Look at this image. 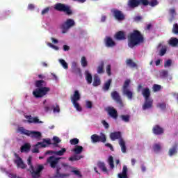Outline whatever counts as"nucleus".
<instances>
[{
    "label": "nucleus",
    "instance_id": "f257e3e1",
    "mask_svg": "<svg viewBox=\"0 0 178 178\" xmlns=\"http://www.w3.org/2000/svg\"><path fill=\"white\" fill-rule=\"evenodd\" d=\"M35 86L37 87V88L33 91V95L35 98H42V97H45V95L51 91V88L46 87L47 82L44 80L35 81Z\"/></svg>",
    "mask_w": 178,
    "mask_h": 178
},
{
    "label": "nucleus",
    "instance_id": "f03ea898",
    "mask_svg": "<svg viewBox=\"0 0 178 178\" xmlns=\"http://www.w3.org/2000/svg\"><path fill=\"white\" fill-rule=\"evenodd\" d=\"M144 42V36L138 30H134L132 33L128 35V46L129 48L143 44Z\"/></svg>",
    "mask_w": 178,
    "mask_h": 178
},
{
    "label": "nucleus",
    "instance_id": "7ed1b4c3",
    "mask_svg": "<svg viewBox=\"0 0 178 178\" xmlns=\"http://www.w3.org/2000/svg\"><path fill=\"white\" fill-rule=\"evenodd\" d=\"M32 157L29 156L27 159V163L29 166H30V173L31 175L32 178H40L41 177V175L42 172V170L44 169V165H38L36 170H34V166L31 163Z\"/></svg>",
    "mask_w": 178,
    "mask_h": 178
},
{
    "label": "nucleus",
    "instance_id": "20e7f679",
    "mask_svg": "<svg viewBox=\"0 0 178 178\" xmlns=\"http://www.w3.org/2000/svg\"><path fill=\"white\" fill-rule=\"evenodd\" d=\"M54 9L55 10H58V12H64L67 16H72L73 15V11L70 9V6L62 3L55 4Z\"/></svg>",
    "mask_w": 178,
    "mask_h": 178
},
{
    "label": "nucleus",
    "instance_id": "39448f33",
    "mask_svg": "<svg viewBox=\"0 0 178 178\" xmlns=\"http://www.w3.org/2000/svg\"><path fill=\"white\" fill-rule=\"evenodd\" d=\"M130 83H131L130 79L125 80L122 86V94L123 95H125L128 99H133V92L129 89Z\"/></svg>",
    "mask_w": 178,
    "mask_h": 178
},
{
    "label": "nucleus",
    "instance_id": "423d86ee",
    "mask_svg": "<svg viewBox=\"0 0 178 178\" xmlns=\"http://www.w3.org/2000/svg\"><path fill=\"white\" fill-rule=\"evenodd\" d=\"M76 25L74 20L72 19H67L64 23L62 24L60 29L62 30L63 34H66L69 31L70 29L74 27Z\"/></svg>",
    "mask_w": 178,
    "mask_h": 178
},
{
    "label": "nucleus",
    "instance_id": "0eeeda50",
    "mask_svg": "<svg viewBox=\"0 0 178 178\" xmlns=\"http://www.w3.org/2000/svg\"><path fill=\"white\" fill-rule=\"evenodd\" d=\"M147 4V0H129L127 2V6L129 7L130 9H136V8H138L140 5Z\"/></svg>",
    "mask_w": 178,
    "mask_h": 178
},
{
    "label": "nucleus",
    "instance_id": "6e6552de",
    "mask_svg": "<svg viewBox=\"0 0 178 178\" xmlns=\"http://www.w3.org/2000/svg\"><path fill=\"white\" fill-rule=\"evenodd\" d=\"M111 97L112 99H113V101L118 104V105H120L121 108H123V100H122V97L118 91L111 92Z\"/></svg>",
    "mask_w": 178,
    "mask_h": 178
},
{
    "label": "nucleus",
    "instance_id": "1a4fd4ad",
    "mask_svg": "<svg viewBox=\"0 0 178 178\" xmlns=\"http://www.w3.org/2000/svg\"><path fill=\"white\" fill-rule=\"evenodd\" d=\"M106 112H107L108 116L117 120L119 115L118 114V110L112 106H108L105 108Z\"/></svg>",
    "mask_w": 178,
    "mask_h": 178
},
{
    "label": "nucleus",
    "instance_id": "9d476101",
    "mask_svg": "<svg viewBox=\"0 0 178 178\" xmlns=\"http://www.w3.org/2000/svg\"><path fill=\"white\" fill-rule=\"evenodd\" d=\"M60 159V158L51 156L47 159V162L50 165L52 169H55L58 166Z\"/></svg>",
    "mask_w": 178,
    "mask_h": 178
},
{
    "label": "nucleus",
    "instance_id": "9b49d317",
    "mask_svg": "<svg viewBox=\"0 0 178 178\" xmlns=\"http://www.w3.org/2000/svg\"><path fill=\"white\" fill-rule=\"evenodd\" d=\"M92 143H106V136L102 134L98 136L97 134H93L91 136Z\"/></svg>",
    "mask_w": 178,
    "mask_h": 178
},
{
    "label": "nucleus",
    "instance_id": "f8f14e48",
    "mask_svg": "<svg viewBox=\"0 0 178 178\" xmlns=\"http://www.w3.org/2000/svg\"><path fill=\"white\" fill-rule=\"evenodd\" d=\"M115 19H116V20H118L119 22H122L123 20H124L125 17H124V14H123V13H122V11L118 10V9H113L111 10Z\"/></svg>",
    "mask_w": 178,
    "mask_h": 178
},
{
    "label": "nucleus",
    "instance_id": "ddd939ff",
    "mask_svg": "<svg viewBox=\"0 0 178 178\" xmlns=\"http://www.w3.org/2000/svg\"><path fill=\"white\" fill-rule=\"evenodd\" d=\"M24 118L27 120L28 123H34L35 124H42L44 122L40 121L38 117H31V115H25Z\"/></svg>",
    "mask_w": 178,
    "mask_h": 178
},
{
    "label": "nucleus",
    "instance_id": "4468645a",
    "mask_svg": "<svg viewBox=\"0 0 178 178\" xmlns=\"http://www.w3.org/2000/svg\"><path fill=\"white\" fill-rule=\"evenodd\" d=\"M110 138L111 141H115V140H123V138H122V132L120 131H115L111 132L110 134Z\"/></svg>",
    "mask_w": 178,
    "mask_h": 178
},
{
    "label": "nucleus",
    "instance_id": "2eb2a0df",
    "mask_svg": "<svg viewBox=\"0 0 178 178\" xmlns=\"http://www.w3.org/2000/svg\"><path fill=\"white\" fill-rule=\"evenodd\" d=\"M28 137H31V138H35V140H41L42 135L41 132L37 131H29V134Z\"/></svg>",
    "mask_w": 178,
    "mask_h": 178
},
{
    "label": "nucleus",
    "instance_id": "dca6fc26",
    "mask_svg": "<svg viewBox=\"0 0 178 178\" xmlns=\"http://www.w3.org/2000/svg\"><path fill=\"white\" fill-rule=\"evenodd\" d=\"M104 42L107 48H113V47L116 46V42H115V41H113L112 38L109 36L106 37V38L104 39Z\"/></svg>",
    "mask_w": 178,
    "mask_h": 178
},
{
    "label": "nucleus",
    "instance_id": "f3484780",
    "mask_svg": "<svg viewBox=\"0 0 178 178\" xmlns=\"http://www.w3.org/2000/svg\"><path fill=\"white\" fill-rule=\"evenodd\" d=\"M114 38L117 40V41H123L126 40V33L123 31H120L115 33Z\"/></svg>",
    "mask_w": 178,
    "mask_h": 178
},
{
    "label": "nucleus",
    "instance_id": "a211bd4d",
    "mask_svg": "<svg viewBox=\"0 0 178 178\" xmlns=\"http://www.w3.org/2000/svg\"><path fill=\"white\" fill-rule=\"evenodd\" d=\"M56 174L54 175V177L56 178H65V177H69V176H70V174L69 173H60V167L58 166L56 167Z\"/></svg>",
    "mask_w": 178,
    "mask_h": 178
},
{
    "label": "nucleus",
    "instance_id": "6ab92c4d",
    "mask_svg": "<svg viewBox=\"0 0 178 178\" xmlns=\"http://www.w3.org/2000/svg\"><path fill=\"white\" fill-rule=\"evenodd\" d=\"M152 104H154V100H152V99H145V103L143 106V111L151 109V108H152Z\"/></svg>",
    "mask_w": 178,
    "mask_h": 178
},
{
    "label": "nucleus",
    "instance_id": "aec40b11",
    "mask_svg": "<svg viewBox=\"0 0 178 178\" xmlns=\"http://www.w3.org/2000/svg\"><path fill=\"white\" fill-rule=\"evenodd\" d=\"M71 69L74 74H81V70L77 66V63L72 62Z\"/></svg>",
    "mask_w": 178,
    "mask_h": 178
},
{
    "label": "nucleus",
    "instance_id": "412c9836",
    "mask_svg": "<svg viewBox=\"0 0 178 178\" xmlns=\"http://www.w3.org/2000/svg\"><path fill=\"white\" fill-rule=\"evenodd\" d=\"M80 99H81V95H80V92L79 90H75L73 95L71 97V102H77L78 101H80Z\"/></svg>",
    "mask_w": 178,
    "mask_h": 178
},
{
    "label": "nucleus",
    "instance_id": "4be33fe9",
    "mask_svg": "<svg viewBox=\"0 0 178 178\" xmlns=\"http://www.w3.org/2000/svg\"><path fill=\"white\" fill-rule=\"evenodd\" d=\"M152 131L156 136H161V134H163V128L159 125H155L152 129Z\"/></svg>",
    "mask_w": 178,
    "mask_h": 178
},
{
    "label": "nucleus",
    "instance_id": "5701e85b",
    "mask_svg": "<svg viewBox=\"0 0 178 178\" xmlns=\"http://www.w3.org/2000/svg\"><path fill=\"white\" fill-rule=\"evenodd\" d=\"M15 163H16L17 168H20L21 169H26V164L23 162V160L20 157H17V159L15 161Z\"/></svg>",
    "mask_w": 178,
    "mask_h": 178
},
{
    "label": "nucleus",
    "instance_id": "b1692460",
    "mask_svg": "<svg viewBox=\"0 0 178 178\" xmlns=\"http://www.w3.org/2000/svg\"><path fill=\"white\" fill-rule=\"evenodd\" d=\"M142 95L144 97L145 99H151V91L149 88H145L142 90Z\"/></svg>",
    "mask_w": 178,
    "mask_h": 178
},
{
    "label": "nucleus",
    "instance_id": "393cba45",
    "mask_svg": "<svg viewBox=\"0 0 178 178\" xmlns=\"http://www.w3.org/2000/svg\"><path fill=\"white\" fill-rule=\"evenodd\" d=\"M93 87H98V86H101V78L98 74H95L93 76Z\"/></svg>",
    "mask_w": 178,
    "mask_h": 178
},
{
    "label": "nucleus",
    "instance_id": "a878e982",
    "mask_svg": "<svg viewBox=\"0 0 178 178\" xmlns=\"http://www.w3.org/2000/svg\"><path fill=\"white\" fill-rule=\"evenodd\" d=\"M85 79L87 81L88 84H91L92 83V75L91 74V73H90L89 70H86L85 71Z\"/></svg>",
    "mask_w": 178,
    "mask_h": 178
},
{
    "label": "nucleus",
    "instance_id": "bb28decb",
    "mask_svg": "<svg viewBox=\"0 0 178 178\" xmlns=\"http://www.w3.org/2000/svg\"><path fill=\"white\" fill-rule=\"evenodd\" d=\"M50 145L51 144V139H44L43 142H38L36 144V147H38V145H41L42 148H45L47 147V145Z\"/></svg>",
    "mask_w": 178,
    "mask_h": 178
},
{
    "label": "nucleus",
    "instance_id": "cd10ccee",
    "mask_svg": "<svg viewBox=\"0 0 178 178\" xmlns=\"http://www.w3.org/2000/svg\"><path fill=\"white\" fill-rule=\"evenodd\" d=\"M119 145L121 147L122 152H123V154H126L127 147H126V142H124V140L120 139L119 140Z\"/></svg>",
    "mask_w": 178,
    "mask_h": 178
},
{
    "label": "nucleus",
    "instance_id": "c85d7f7f",
    "mask_svg": "<svg viewBox=\"0 0 178 178\" xmlns=\"http://www.w3.org/2000/svg\"><path fill=\"white\" fill-rule=\"evenodd\" d=\"M119 178H129L127 176V166L124 165L122 168V173L118 174Z\"/></svg>",
    "mask_w": 178,
    "mask_h": 178
},
{
    "label": "nucleus",
    "instance_id": "c756f323",
    "mask_svg": "<svg viewBox=\"0 0 178 178\" xmlns=\"http://www.w3.org/2000/svg\"><path fill=\"white\" fill-rule=\"evenodd\" d=\"M111 84H112V79H108L104 83L102 87L103 91H109V88H111Z\"/></svg>",
    "mask_w": 178,
    "mask_h": 178
},
{
    "label": "nucleus",
    "instance_id": "7c9ffc66",
    "mask_svg": "<svg viewBox=\"0 0 178 178\" xmlns=\"http://www.w3.org/2000/svg\"><path fill=\"white\" fill-rule=\"evenodd\" d=\"M97 166L99 169H101L102 171L104 172V173H108V168H106L104 162L99 161L97 163Z\"/></svg>",
    "mask_w": 178,
    "mask_h": 178
},
{
    "label": "nucleus",
    "instance_id": "2f4dec72",
    "mask_svg": "<svg viewBox=\"0 0 178 178\" xmlns=\"http://www.w3.org/2000/svg\"><path fill=\"white\" fill-rule=\"evenodd\" d=\"M104 66H105V63L104 61H101L99 65L97 67L98 74H103V73H105V71H104Z\"/></svg>",
    "mask_w": 178,
    "mask_h": 178
},
{
    "label": "nucleus",
    "instance_id": "473e14b6",
    "mask_svg": "<svg viewBox=\"0 0 178 178\" xmlns=\"http://www.w3.org/2000/svg\"><path fill=\"white\" fill-rule=\"evenodd\" d=\"M61 166L65 172H71L70 169H74V167L69 165L67 163H61Z\"/></svg>",
    "mask_w": 178,
    "mask_h": 178
},
{
    "label": "nucleus",
    "instance_id": "72a5a7b5",
    "mask_svg": "<svg viewBox=\"0 0 178 178\" xmlns=\"http://www.w3.org/2000/svg\"><path fill=\"white\" fill-rule=\"evenodd\" d=\"M31 148V145L29 143H25L24 145L21 147L20 152H29L30 149Z\"/></svg>",
    "mask_w": 178,
    "mask_h": 178
},
{
    "label": "nucleus",
    "instance_id": "f704fd0d",
    "mask_svg": "<svg viewBox=\"0 0 178 178\" xmlns=\"http://www.w3.org/2000/svg\"><path fill=\"white\" fill-rule=\"evenodd\" d=\"M147 4H143V6H148V5H149V6H152V8H154L159 3L158 0H151L150 1L147 0Z\"/></svg>",
    "mask_w": 178,
    "mask_h": 178
},
{
    "label": "nucleus",
    "instance_id": "c9c22d12",
    "mask_svg": "<svg viewBox=\"0 0 178 178\" xmlns=\"http://www.w3.org/2000/svg\"><path fill=\"white\" fill-rule=\"evenodd\" d=\"M177 144H175L171 149H169L170 156H173L175 154H177Z\"/></svg>",
    "mask_w": 178,
    "mask_h": 178
},
{
    "label": "nucleus",
    "instance_id": "e433bc0d",
    "mask_svg": "<svg viewBox=\"0 0 178 178\" xmlns=\"http://www.w3.org/2000/svg\"><path fill=\"white\" fill-rule=\"evenodd\" d=\"M169 44L171 45V47H177L178 39L176 38H171L169 40Z\"/></svg>",
    "mask_w": 178,
    "mask_h": 178
},
{
    "label": "nucleus",
    "instance_id": "4c0bfd02",
    "mask_svg": "<svg viewBox=\"0 0 178 178\" xmlns=\"http://www.w3.org/2000/svg\"><path fill=\"white\" fill-rule=\"evenodd\" d=\"M83 147L80 146V145H76L75 148L73 149V152H74V154H76V155H79V154H81V152H83Z\"/></svg>",
    "mask_w": 178,
    "mask_h": 178
},
{
    "label": "nucleus",
    "instance_id": "58836bf2",
    "mask_svg": "<svg viewBox=\"0 0 178 178\" xmlns=\"http://www.w3.org/2000/svg\"><path fill=\"white\" fill-rule=\"evenodd\" d=\"M18 131L21 133V134H24L25 136H29L30 131L24 129L23 127H18Z\"/></svg>",
    "mask_w": 178,
    "mask_h": 178
},
{
    "label": "nucleus",
    "instance_id": "ea45409f",
    "mask_svg": "<svg viewBox=\"0 0 178 178\" xmlns=\"http://www.w3.org/2000/svg\"><path fill=\"white\" fill-rule=\"evenodd\" d=\"M83 158V156L81 155H74L73 156H71L68 159V161L70 162H74V161H80Z\"/></svg>",
    "mask_w": 178,
    "mask_h": 178
},
{
    "label": "nucleus",
    "instance_id": "a19ab883",
    "mask_svg": "<svg viewBox=\"0 0 178 178\" xmlns=\"http://www.w3.org/2000/svg\"><path fill=\"white\" fill-rule=\"evenodd\" d=\"M126 63L127 66H129L130 67H137V64L130 58L127 60Z\"/></svg>",
    "mask_w": 178,
    "mask_h": 178
},
{
    "label": "nucleus",
    "instance_id": "79ce46f5",
    "mask_svg": "<svg viewBox=\"0 0 178 178\" xmlns=\"http://www.w3.org/2000/svg\"><path fill=\"white\" fill-rule=\"evenodd\" d=\"M120 118L122 122H125V123H129L130 122V115H120Z\"/></svg>",
    "mask_w": 178,
    "mask_h": 178
},
{
    "label": "nucleus",
    "instance_id": "37998d69",
    "mask_svg": "<svg viewBox=\"0 0 178 178\" xmlns=\"http://www.w3.org/2000/svg\"><path fill=\"white\" fill-rule=\"evenodd\" d=\"M81 65L83 67H87L88 65V62L87 61V58L85 56H83L81 59Z\"/></svg>",
    "mask_w": 178,
    "mask_h": 178
},
{
    "label": "nucleus",
    "instance_id": "c03bdc74",
    "mask_svg": "<svg viewBox=\"0 0 178 178\" xmlns=\"http://www.w3.org/2000/svg\"><path fill=\"white\" fill-rule=\"evenodd\" d=\"M72 104L74 108H75L78 112H81V111H83V108L77 102H72Z\"/></svg>",
    "mask_w": 178,
    "mask_h": 178
},
{
    "label": "nucleus",
    "instance_id": "a18cd8bd",
    "mask_svg": "<svg viewBox=\"0 0 178 178\" xmlns=\"http://www.w3.org/2000/svg\"><path fill=\"white\" fill-rule=\"evenodd\" d=\"M168 75L169 72L166 70H163L160 72V77H161V79H165V77H168Z\"/></svg>",
    "mask_w": 178,
    "mask_h": 178
},
{
    "label": "nucleus",
    "instance_id": "49530a36",
    "mask_svg": "<svg viewBox=\"0 0 178 178\" xmlns=\"http://www.w3.org/2000/svg\"><path fill=\"white\" fill-rule=\"evenodd\" d=\"M65 152H66V149L62 148L61 150L55 151V155H57L58 156H62L65 154Z\"/></svg>",
    "mask_w": 178,
    "mask_h": 178
},
{
    "label": "nucleus",
    "instance_id": "de8ad7c7",
    "mask_svg": "<svg viewBox=\"0 0 178 178\" xmlns=\"http://www.w3.org/2000/svg\"><path fill=\"white\" fill-rule=\"evenodd\" d=\"M108 162L111 169H113L115 168V164H113V157L112 156L108 157Z\"/></svg>",
    "mask_w": 178,
    "mask_h": 178
},
{
    "label": "nucleus",
    "instance_id": "09e8293b",
    "mask_svg": "<svg viewBox=\"0 0 178 178\" xmlns=\"http://www.w3.org/2000/svg\"><path fill=\"white\" fill-rule=\"evenodd\" d=\"M59 62L64 69H69V65H67V63H66V60L60 59Z\"/></svg>",
    "mask_w": 178,
    "mask_h": 178
},
{
    "label": "nucleus",
    "instance_id": "8fccbe9b",
    "mask_svg": "<svg viewBox=\"0 0 178 178\" xmlns=\"http://www.w3.org/2000/svg\"><path fill=\"white\" fill-rule=\"evenodd\" d=\"M70 143L71 145H77V144H79V143H80V140L77 138H74L73 139H71L70 140Z\"/></svg>",
    "mask_w": 178,
    "mask_h": 178
},
{
    "label": "nucleus",
    "instance_id": "3c124183",
    "mask_svg": "<svg viewBox=\"0 0 178 178\" xmlns=\"http://www.w3.org/2000/svg\"><path fill=\"white\" fill-rule=\"evenodd\" d=\"M172 33H173V34H176L177 35H178V24H174Z\"/></svg>",
    "mask_w": 178,
    "mask_h": 178
},
{
    "label": "nucleus",
    "instance_id": "603ef678",
    "mask_svg": "<svg viewBox=\"0 0 178 178\" xmlns=\"http://www.w3.org/2000/svg\"><path fill=\"white\" fill-rule=\"evenodd\" d=\"M161 88H162V86H161V85L154 84L153 86L154 92H157V91H161Z\"/></svg>",
    "mask_w": 178,
    "mask_h": 178
},
{
    "label": "nucleus",
    "instance_id": "864d4df0",
    "mask_svg": "<svg viewBox=\"0 0 178 178\" xmlns=\"http://www.w3.org/2000/svg\"><path fill=\"white\" fill-rule=\"evenodd\" d=\"M53 141L54 142V145L57 146L58 144H59V143H60V139H59V137H58V136H54Z\"/></svg>",
    "mask_w": 178,
    "mask_h": 178
},
{
    "label": "nucleus",
    "instance_id": "5fc2aeb1",
    "mask_svg": "<svg viewBox=\"0 0 178 178\" xmlns=\"http://www.w3.org/2000/svg\"><path fill=\"white\" fill-rule=\"evenodd\" d=\"M153 149L154 152H159V151H161V145L155 144L153 147Z\"/></svg>",
    "mask_w": 178,
    "mask_h": 178
},
{
    "label": "nucleus",
    "instance_id": "6e6d98bb",
    "mask_svg": "<svg viewBox=\"0 0 178 178\" xmlns=\"http://www.w3.org/2000/svg\"><path fill=\"white\" fill-rule=\"evenodd\" d=\"M71 172L74 174L76 176H78L79 177H82L81 172H80L79 170L72 169Z\"/></svg>",
    "mask_w": 178,
    "mask_h": 178
},
{
    "label": "nucleus",
    "instance_id": "4d7b16f0",
    "mask_svg": "<svg viewBox=\"0 0 178 178\" xmlns=\"http://www.w3.org/2000/svg\"><path fill=\"white\" fill-rule=\"evenodd\" d=\"M111 70H112V67L111 66V65H108L106 66V73L108 76H112Z\"/></svg>",
    "mask_w": 178,
    "mask_h": 178
},
{
    "label": "nucleus",
    "instance_id": "13d9d810",
    "mask_svg": "<svg viewBox=\"0 0 178 178\" xmlns=\"http://www.w3.org/2000/svg\"><path fill=\"white\" fill-rule=\"evenodd\" d=\"M170 66H172V60L169 59L164 63L165 67H170Z\"/></svg>",
    "mask_w": 178,
    "mask_h": 178
},
{
    "label": "nucleus",
    "instance_id": "bf43d9fd",
    "mask_svg": "<svg viewBox=\"0 0 178 178\" xmlns=\"http://www.w3.org/2000/svg\"><path fill=\"white\" fill-rule=\"evenodd\" d=\"M53 111L54 113H59L60 112V108H59V105L56 104V107L54 108Z\"/></svg>",
    "mask_w": 178,
    "mask_h": 178
},
{
    "label": "nucleus",
    "instance_id": "052dcab7",
    "mask_svg": "<svg viewBox=\"0 0 178 178\" xmlns=\"http://www.w3.org/2000/svg\"><path fill=\"white\" fill-rule=\"evenodd\" d=\"M49 12V7H47L42 10L41 15L44 16V15H47V13H48Z\"/></svg>",
    "mask_w": 178,
    "mask_h": 178
},
{
    "label": "nucleus",
    "instance_id": "680f3d73",
    "mask_svg": "<svg viewBox=\"0 0 178 178\" xmlns=\"http://www.w3.org/2000/svg\"><path fill=\"white\" fill-rule=\"evenodd\" d=\"M86 108H88V109L92 108V102L91 101H86Z\"/></svg>",
    "mask_w": 178,
    "mask_h": 178
},
{
    "label": "nucleus",
    "instance_id": "e2e57ef3",
    "mask_svg": "<svg viewBox=\"0 0 178 178\" xmlns=\"http://www.w3.org/2000/svg\"><path fill=\"white\" fill-rule=\"evenodd\" d=\"M169 14L171 16H176V10L175 8H170L169 10Z\"/></svg>",
    "mask_w": 178,
    "mask_h": 178
},
{
    "label": "nucleus",
    "instance_id": "0e129e2a",
    "mask_svg": "<svg viewBox=\"0 0 178 178\" xmlns=\"http://www.w3.org/2000/svg\"><path fill=\"white\" fill-rule=\"evenodd\" d=\"M102 123L103 126L105 127V129H109V124L108 122H106V121L105 120H103L102 121Z\"/></svg>",
    "mask_w": 178,
    "mask_h": 178
},
{
    "label": "nucleus",
    "instance_id": "69168bd1",
    "mask_svg": "<svg viewBox=\"0 0 178 178\" xmlns=\"http://www.w3.org/2000/svg\"><path fill=\"white\" fill-rule=\"evenodd\" d=\"M166 48H163L160 50V56H163V55H165V54H166Z\"/></svg>",
    "mask_w": 178,
    "mask_h": 178
},
{
    "label": "nucleus",
    "instance_id": "338daca9",
    "mask_svg": "<svg viewBox=\"0 0 178 178\" xmlns=\"http://www.w3.org/2000/svg\"><path fill=\"white\" fill-rule=\"evenodd\" d=\"M134 22H141L143 20V17L141 16H136L134 18Z\"/></svg>",
    "mask_w": 178,
    "mask_h": 178
},
{
    "label": "nucleus",
    "instance_id": "774afa93",
    "mask_svg": "<svg viewBox=\"0 0 178 178\" xmlns=\"http://www.w3.org/2000/svg\"><path fill=\"white\" fill-rule=\"evenodd\" d=\"M35 6H34V4H29L28 6V9L29 10H34Z\"/></svg>",
    "mask_w": 178,
    "mask_h": 178
}]
</instances>
